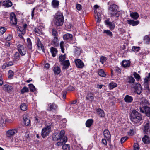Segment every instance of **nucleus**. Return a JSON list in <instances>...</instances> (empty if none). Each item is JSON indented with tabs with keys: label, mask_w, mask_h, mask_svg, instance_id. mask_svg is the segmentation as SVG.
Wrapping results in <instances>:
<instances>
[{
	"label": "nucleus",
	"mask_w": 150,
	"mask_h": 150,
	"mask_svg": "<svg viewBox=\"0 0 150 150\" xmlns=\"http://www.w3.org/2000/svg\"><path fill=\"white\" fill-rule=\"evenodd\" d=\"M65 132L62 130L60 133H55L52 137V139L54 141H59L57 143V145L61 146L67 142V138L66 136H64Z\"/></svg>",
	"instance_id": "f257e3e1"
},
{
	"label": "nucleus",
	"mask_w": 150,
	"mask_h": 150,
	"mask_svg": "<svg viewBox=\"0 0 150 150\" xmlns=\"http://www.w3.org/2000/svg\"><path fill=\"white\" fill-rule=\"evenodd\" d=\"M118 6L115 4L110 5L108 9V13L111 15L110 17L116 16V17L119 16V12L117 11Z\"/></svg>",
	"instance_id": "f03ea898"
},
{
	"label": "nucleus",
	"mask_w": 150,
	"mask_h": 150,
	"mask_svg": "<svg viewBox=\"0 0 150 150\" xmlns=\"http://www.w3.org/2000/svg\"><path fill=\"white\" fill-rule=\"evenodd\" d=\"M64 18L63 14L61 13H57L54 18V24L57 26H62L64 23Z\"/></svg>",
	"instance_id": "7ed1b4c3"
},
{
	"label": "nucleus",
	"mask_w": 150,
	"mask_h": 150,
	"mask_svg": "<svg viewBox=\"0 0 150 150\" xmlns=\"http://www.w3.org/2000/svg\"><path fill=\"white\" fill-rule=\"evenodd\" d=\"M131 119L134 123H137L142 120L141 114L135 110H133L131 114Z\"/></svg>",
	"instance_id": "20e7f679"
},
{
	"label": "nucleus",
	"mask_w": 150,
	"mask_h": 150,
	"mask_svg": "<svg viewBox=\"0 0 150 150\" xmlns=\"http://www.w3.org/2000/svg\"><path fill=\"white\" fill-rule=\"evenodd\" d=\"M51 130V127L47 126L42 129L41 133V135L43 138H45L49 135Z\"/></svg>",
	"instance_id": "39448f33"
},
{
	"label": "nucleus",
	"mask_w": 150,
	"mask_h": 150,
	"mask_svg": "<svg viewBox=\"0 0 150 150\" xmlns=\"http://www.w3.org/2000/svg\"><path fill=\"white\" fill-rule=\"evenodd\" d=\"M140 111L143 113H145L148 117L150 116V107L147 106H144L139 108Z\"/></svg>",
	"instance_id": "423d86ee"
},
{
	"label": "nucleus",
	"mask_w": 150,
	"mask_h": 150,
	"mask_svg": "<svg viewBox=\"0 0 150 150\" xmlns=\"http://www.w3.org/2000/svg\"><path fill=\"white\" fill-rule=\"evenodd\" d=\"M132 86L135 89V92L137 94H140L142 92V87L140 84L137 83L135 85H132Z\"/></svg>",
	"instance_id": "0eeeda50"
},
{
	"label": "nucleus",
	"mask_w": 150,
	"mask_h": 150,
	"mask_svg": "<svg viewBox=\"0 0 150 150\" xmlns=\"http://www.w3.org/2000/svg\"><path fill=\"white\" fill-rule=\"evenodd\" d=\"M105 24L111 30L114 29L115 27V25L113 22L110 21V18H108L105 20Z\"/></svg>",
	"instance_id": "6e6552de"
},
{
	"label": "nucleus",
	"mask_w": 150,
	"mask_h": 150,
	"mask_svg": "<svg viewBox=\"0 0 150 150\" xmlns=\"http://www.w3.org/2000/svg\"><path fill=\"white\" fill-rule=\"evenodd\" d=\"M10 23L11 24L14 25L16 24L17 22V19L15 13L13 12L11 13L10 14Z\"/></svg>",
	"instance_id": "1a4fd4ad"
},
{
	"label": "nucleus",
	"mask_w": 150,
	"mask_h": 150,
	"mask_svg": "<svg viewBox=\"0 0 150 150\" xmlns=\"http://www.w3.org/2000/svg\"><path fill=\"white\" fill-rule=\"evenodd\" d=\"M76 67L79 68H82L84 66L83 62L79 59H75L74 61Z\"/></svg>",
	"instance_id": "9d476101"
},
{
	"label": "nucleus",
	"mask_w": 150,
	"mask_h": 150,
	"mask_svg": "<svg viewBox=\"0 0 150 150\" xmlns=\"http://www.w3.org/2000/svg\"><path fill=\"white\" fill-rule=\"evenodd\" d=\"M94 95L93 93L91 92H88L87 93L86 98V100L91 102L94 99Z\"/></svg>",
	"instance_id": "9b49d317"
},
{
	"label": "nucleus",
	"mask_w": 150,
	"mask_h": 150,
	"mask_svg": "<svg viewBox=\"0 0 150 150\" xmlns=\"http://www.w3.org/2000/svg\"><path fill=\"white\" fill-rule=\"evenodd\" d=\"M63 66L62 69H68L70 65V63L69 60H65L60 63Z\"/></svg>",
	"instance_id": "f8f14e48"
},
{
	"label": "nucleus",
	"mask_w": 150,
	"mask_h": 150,
	"mask_svg": "<svg viewBox=\"0 0 150 150\" xmlns=\"http://www.w3.org/2000/svg\"><path fill=\"white\" fill-rule=\"evenodd\" d=\"M17 132V129H10L7 132V136L8 137H10L14 135Z\"/></svg>",
	"instance_id": "ddd939ff"
},
{
	"label": "nucleus",
	"mask_w": 150,
	"mask_h": 150,
	"mask_svg": "<svg viewBox=\"0 0 150 150\" xmlns=\"http://www.w3.org/2000/svg\"><path fill=\"white\" fill-rule=\"evenodd\" d=\"M48 108L47 110L51 111L52 110H55L57 108V106L54 103H50L48 104Z\"/></svg>",
	"instance_id": "4468645a"
},
{
	"label": "nucleus",
	"mask_w": 150,
	"mask_h": 150,
	"mask_svg": "<svg viewBox=\"0 0 150 150\" xmlns=\"http://www.w3.org/2000/svg\"><path fill=\"white\" fill-rule=\"evenodd\" d=\"M139 23L138 20L134 21V20H127V23L128 24L132 25L133 26H135L137 25Z\"/></svg>",
	"instance_id": "2eb2a0df"
},
{
	"label": "nucleus",
	"mask_w": 150,
	"mask_h": 150,
	"mask_svg": "<svg viewBox=\"0 0 150 150\" xmlns=\"http://www.w3.org/2000/svg\"><path fill=\"white\" fill-rule=\"evenodd\" d=\"M27 25L25 24L23 25V26H19L18 28V30L22 33V34H24L26 33V28L27 27Z\"/></svg>",
	"instance_id": "dca6fc26"
},
{
	"label": "nucleus",
	"mask_w": 150,
	"mask_h": 150,
	"mask_svg": "<svg viewBox=\"0 0 150 150\" xmlns=\"http://www.w3.org/2000/svg\"><path fill=\"white\" fill-rule=\"evenodd\" d=\"M103 134L104 137L107 140H108L110 139L111 136L109 131L108 129H105L104 130Z\"/></svg>",
	"instance_id": "f3484780"
},
{
	"label": "nucleus",
	"mask_w": 150,
	"mask_h": 150,
	"mask_svg": "<svg viewBox=\"0 0 150 150\" xmlns=\"http://www.w3.org/2000/svg\"><path fill=\"white\" fill-rule=\"evenodd\" d=\"M150 124L149 122H146L144 125V132L145 134H148L149 131Z\"/></svg>",
	"instance_id": "a211bd4d"
},
{
	"label": "nucleus",
	"mask_w": 150,
	"mask_h": 150,
	"mask_svg": "<svg viewBox=\"0 0 150 150\" xmlns=\"http://www.w3.org/2000/svg\"><path fill=\"white\" fill-rule=\"evenodd\" d=\"M23 118L24 120V123L26 125H28L30 124V120L29 117L25 115L23 116Z\"/></svg>",
	"instance_id": "6ab92c4d"
},
{
	"label": "nucleus",
	"mask_w": 150,
	"mask_h": 150,
	"mask_svg": "<svg viewBox=\"0 0 150 150\" xmlns=\"http://www.w3.org/2000/svg\"><path fill=\"white\" fill-rule=\"evenodd\" d=\"M3 6L6 7H11L12 5V2L9 0L4 1L2 2Z\"/></svg>",
	"instance_id": "aec40b11"
},
{
	"label": "nucleus",
	"mask_w": 150,
	"mask_h": 150,
	"mask_svg": "<svg viewBox=\"0 0 150 150\" xmlns=\"http://www.w3.org/2000/svg\"><path fill=\"white\" fill-rule=\"evenodd\" d=\"M122 64L124 68L128 67L130 65V62L129 60H124L122 62Z\"/></svg>",
	"instance_id": "412c9836"
},
{
	"label": "nucleus",
	"mask_w": 150,
	"mask_h": 150,
	"mask_svg": "<svg viewBox=\"0 0 150 150\" xmlns=\"http://www.w3.org/2000/svg\"><path fill=\"white\" fill-rule=\"evenodd\" d=\"M27 47L30 52H32V44L30 39L29 38H28L27 40Z\"/></svg>",
	"instance_id": "4be33fe9"
},
{
	"label": "nucleus",
	"mask_w": 150,
	"mask_h": 150,
	"mask_svg": "<svg viewBox=\"0 0 150 150\" xmlns=\"http://www.w3.org/2000/svg\"><path fill=\"white\" fill-rule=\"evenodd\" d=\"M63 38L65 40H70L72 39L73 35L71 34L67 33L63 35Z\"/></svg>",
	"instance_id": "5701e85b"
},
{
	"label": "nucleus",
	"mask_w": 150,
	"mask_h": 150,
	"mask_svg": "<svg viewBox=\"0 0 150 150\" xmlns=\"http://www.w3.org/2000/svg\"><path fill=\"white\" fill-rule=\"evenodd\" d=\"M142 140L143 142L145 144H149L150 143V138L148 136L145 135L142 138Z\"/></svg>",
	"instance_id": "b1692460"
},
{
	"label": "nucleus",
	"mask_w": 150,
	"mask_h": 150,
	"mask_svg": "<svg viewBox=\"0 0 150 150\" xmlns=\"http://www.w3.org/2000/svg\"><path fill=\"white\" fill-rule=\"evenodd\" d=\"M130 16L132 18L137 20L139 18V15L137 12H132L130 13Z\"/></svg>",
	"instance_id": "393cba45"
},
{
	"label": "nucleus",
	"mask_w": 150,
	"mask_h": 150,
	"mask_svg": "<svg viewBox=\"0 0 150 150\" xmlns=\"http://www.w3.org/2000/svg\"><path fill=\"white\" fill-rule=\"evenodd\" d=\"M37 46L39 49L41 50L42 51L44 52V46L39 39H38L37 40Z\"/></svg>",
	"instance_id": "a878e982"
},
{
	"label": "nucleus",
	"mask_w": 150,
	"mask_h": 150,
	"mask_svg": "<svg viewBox=\"0 0 150 150\" xmlns=\"http://www.w3.org/2000/svg\"><path fill=\"white\" fill-rule=\"evenodd\" d=\"M124 100L126 102L131 103L132 101L133 98L131 96L127 95L125 96Z\"/></svg>",
	"instance_id": "bb28decb"
},
{
	"label": "nucleus",
	"mask_w": 150,
	"mask_h": 150,
	"mask_svg": "<svg viewBox=\"0 0 150 150\" xmlns=\"http://www.w3.org/2000/svg\"><path fill=\"white\" fill-rule=\"evenodd\" d=\"M50 51L52 54V56L54 57L56 56V55L57 54L58 51L57 49L53 47H51L50 48Z\"/></svg>",
	"instance_id": "cd10ccee"
},
{
	"label": "nucleus",
	"mask_w": 150,
	"mask_h": 150,
	"mask_svg": "<svg viewBox=\"0 0 150 150\" xmlns=\"http://www.w3.org/2000/svg\"><path fill=\"white\" fill-rule=\"evenodd\" d=\"M58 39L57 37H55L52 41V43L53 46L54 47H57L59 45V43H58Z\"/></svg>",
	"instance_id": "c85d7f7f"
},
{
	"label": "nucleus",
	"mask_w": 150,
	"mask_h": 150,
	"mask_svg": "<svg viewBox=\"0 0 150 150\" xmlns=\"http://www.w3.org/2000/svg\"><path fill=\"white\" fill-rule=\"evenodd\" d=\"M96 112L97 114L100 117H104L105 114L104 111L100 109H97Z\"/></svg>",
	"instance_id": "c756f323"
},
{
	"label": "nucleus",
	"mask_w": 150,
	"mask_h": 150,
	"mask_svg": "<svg viewBox=\"0 0 150 150\" xmlns=\"http://www.w3.org/2000/svg\"><path fill=\"white\" fill-rule=\"evenodd\" d=\"M13 65V63L12 62H8L4 63L2 66V68L5 69L6 67L11 66Z\"/></svg>",
	"instance_id": "7c9ffc66"
},
{
	"label": "nucleus",
	"mask_w": 150,
	"mask_h": 150,
	"mask_svg": "<svg viewBox=\"0 0 150 150\" xmlns=\"http://www.w3.org/2000/svg\"><path fill=\"white\" fill-rule=\"evenodd\" d=\"M59 2L57 0H53L52 2V4L54 8H57L58 7Z\"/></svg>",
	"instance_id": "2f4dec72"
},
{
	"label": "nucleus",
	"mask_w": 150,
	"mask_h": 150,
	"mask_svg": "<svg viewBox=\"0 0 150 150\" xmlns=\"http://www.w3.org/2000/svg\"><path fill=\"white\" fill-rule=\"evenodd\" d=\"M53 71L55 74L58 75L61 72V69L59 67H55L53 69Z\"/></svg>",
	"instance_id": "473e14b6"
},
{
	"label": "nucleus",
	"mask_w": 150,
	"mask_h": 150,
	"mask_svg": "<svg viewBox=\"0 0 150 150\" xmlns=\"http://www.w3.org/2000/svg\"><path fill=\"white\" fill-rule=\"evenodd\" d=\"M93 122V120L92 119H89L87 120L86 123V127H89L92 124Z\"/></svg>",
	"instance_id": "72a5a7b5"
},
{
	"label": "nucleus",
	"mask_w": 150,
	"mask_h": 150,
	"mask_svg": "<svg viewBox=\"0 0 150 150\" xmlns=\"http://www.w3.org/2000/svg\"><path fill=\"white\" fill-rule=\"evenodd\" d=\"M81 52V50L80 48H76L75 49V55L76 57L79 56Z\"/></svg>",
	"instance_id": "f704fd0d"
},
{
	"label": "nucleus",
	"mask_w": 150,
	"mask_h": 150,
	"mask_svg": "<svg viewBox=\"0 0 150 150\" xmlns=\"http://www.w3.org/2000/svg\"><path fill=\"white\" fill-rule=\"evenodd\" d=\"M98 73L99 75L101 77H105L106 76L105 73L102 69L99 70Z\"/></svg>",
	"instance_id": "c9c22d12"
},
{
	"label": "nucleus",
	"mask_w": 150,
	"mask_h": 150,
	"mask_svg": "<svg viewBox=\"0 0 150 150\" xmlns=\"http://www.w3.org/2000/svg\"><path fill=\"white\" fill-rule=\"evenodd\" d=\"M127 81L130 83H134L135 81L134 79L132 77H128L127 79Z\"/></svg>",
	"instance_id": "e433bc0d"
},
{
	"label": "nucleus",
	"mask_w": 150,
	"mask_h": 150,
	"mask_svg": "<svg viewBox=\"0 0 150 150\" xmlns=\"http://www.w3.org/2000/svg\"><path fill=\"white\" fill-rule=\"evenodd\" d=\"M96 18L97 19V22L99 23L101 19V15L99 13H98L95 16Z\"/></svg>",
	"instance_id": "4c0bfd02"
},
{
	"label": "nucleus",
	"mask_w": 150,
	"mask_h": 150,
	"mask_svg": "<svg viewBox=\"0 0 150 150\" xmlns=\"http://www.w3.org/2000/svg\"><path fill=\"white\" fill-rule=\"evenodd\" d=\"M150 41V38L148 35H146L144 37V41L147 44H149Z\"/></svg>",
	"instance_id": "58836bf2"
},
{
	"label": "nucleus",
	"mask_w": 150,
	"mask_h": 150,
	"mask_svg": "<svg viewBox=\"0 0 150 150\" xmlns=\"http://www.w3.org/2000/svg\"><path fill=\"white\" fill-rule=\"evenodd\" d=\"M66 59L65 54L63 55H61L59 56V60L60 63L64 61Z\"/></svg>",
	"instance_id": "ea45409f"
},
{
	"label": "nucleus",
	"mask_w": 150,
	"mask_h": 150,
	"mask_svg": "<svg viewBox=\"0 0 150 150\" xmlns=\"http://www.w3.org/2000/svg\"><path fill=\"white\" fill-rule=\"evenodd\" d=\"M19 53L18 52H16L14 55V59L15 60H18L20 59Z\"/></svg>",
	"instance_id": "a19ab883"
},
{
	"label": "nucleus",
	"mask_w": 150,
	"mask_h": 150,
	"mask_svg": "<svg viewBox=\"0 0 150 150\" xmlns=\"http://www.w3.org/2000/svg\"><path fill=\"white\" fill-rule=\"evenodd\" d=\"M103 33H106L107 35L111 37L112 36V32H111L110 30H104Z\"/></svg>",
	"instance_id": "79ce46f5"
},
{
	"label": "nucleus",
	"mask_w": 150,
	"mask_h": 150,
	"mask_svg": "<svg viewBox=\"0 0 150 150\" xmlns=\"http://www.w3.org/2000/svg\"><path fill=\"white\" fill-rule=\"evenodd\" d=\"M34 31L37 35H39L42 34V30L38 28H35Z\"/></svg>",
	"instance_id": "37998d69"
},
{
	"label": "nucleus",
	"mask_w": 150,
	"mask_h": 150,
	"mask_svg": "<svg viewBox=\"0 0 150 150\" xmlns=\"http://www.w3.org/2000/svg\"><path fill=\"white\" fill-rule=\"evenodd\" d=\"M29 91L28 88L26 87H24L21 90V93L22 94H23L25 92H28Z\"/></svg>",
	"instance_id": "c03bdc74"
},
{
	"label": "nucleus",
	"mask_w": 150,
	"mask_h": 150,
	"mask_svg": "<svg viewBox=\"0 0 150 150\" xmlns=\"http://www.w3.org/2000/svg\"><path fill=\"white\" fill-rule=\"evenodd\" d=\"M20 107L21 109L23 111H25L27 110V107L25 103L21 104Z\"/></svg>",
	"instance_id": "a18cd8bd"
},
{
	"label": "nucleus",
	"mask_w": 150,
	"mask_h": 150,
	"mask_svg": "<svg viewBox=\"0 0 150 150\" xmlns=\"http://www.w3.org/2000/svg\"><path fill=\"white\" fill-rule=\"evenodd\" d=\"M30 91L31 92H34L35 90V86L32 84L28 85Z\"/></svg>",
	"instance_id": "49530a36"
},
{
	"label": "nucleus",
	"mask_w": 150,
	"mask_h": 150,
	"mask_svg": "<svg viewBox=\"0 0 150 150\" xmlns=\"http://www.w3.org/2000/svg\"><path fill=\"white\" fill-rule=\"evenodd\" d=\"M144 88L147 92L148 93H150V89L149 88V85L147 83H144Z\"/></svg>",
	"instance_id": "de8ad7c7"
},
{
	"label": "nucleus",
	"mask_w": 150,
	"mask_h": 150,
	"mask_svg": "<svg viewBox=\"0 0 150 150\" xmlns=\"http://www.w3.org/2000/svg\"><path fill=\"white\" fill-rule=\"evenodd\" d=\"M115 71L117 73V75L120 74L121 73V70L118 67H115L114 68Z\"/></svg>",
	"instance_id": "09e8293b"
},
{
	"label": "nucleus",
	"mask_w": 150,
	"mask_h": 150,
	"mask_svg": "<svg viewBox=\"0 0 150 150\" xmlns=\"http://www.w3.org/2000/svg\"><path fill=\"white\" fill-rule=\"evenodd\" d=\"M107 60V58L106 57L102 56L100 58V61L102 64H103Z\"/></svg>",
	"instance_id": "8fccbe9b"
},
{
	"label": "nucleus",
	"mask_w": 150,
	"mask_h": 150,
	"mask_svg": "<svg viewBox=\"0 0 150 150\" xmlns=\"http://www.w3.org/2000/svg\"><path fill=\"white\" fill-rule=\"evenodd\" d=\"M12 88L9 85H5L4 86L3 88L5 90L9 91L11 90Z\"/></svg>",
	"instance_id": "3c124183"
},
{
	"label": "nucleus",
	"mask_w": 150,
	"mask_h": 150,
	"mask_svg": "<svg viewBox=\"0 0 150 150\" xmlns=\"http://www.w3.org/2000/svg\"><path fill=\"white\" fill-rule=\"evenodd\" d=\"M110 88L113 89L117 86V84L115 83H111L109 85Z\"/></svg>",
	"instance_id": "603ef678"
},
{
	"label": "nucleus",
	"mask_w": 150,
	"mask_h": 150,
	"mask_svg": "<svg viewBox=\"0 0 150 150\" xmlns=\"http://www.w3.org/2000/svg\"><path fill=\"white\" fill-rule=\"evenodd\" d=\"M62 148L64 150H69L70 146L68 144H65L63 146Z\"/></svg>",
	"instance_id": "864d4df0"
},
{
	"label": "nucleus",
	"mask_w": 150,
	"mask_h": 150,
	"mask_svg": "<svg viewBox=\"0 0 150 150\" xmlns=\"http://www.w3.org/2000/svg\"><path fill=\"white\" fill-rule=\"evenodd\" d=\"M140 50V47H139L134 46L133 47L132 50L133 51L138 52Z\"/></svg>",
	"instance_id": "5fc2aeb1"
},
{
	"label": "nucleus",
	"mask_w": 150,
	"mask_h": 150,
	"mask_svg": "<svg viewBox=\"0 0 150 150\" xmlns=\"http://www.w3.org/2000/svg\"><path fill=\"white\" fill-rule=\"evenodd\" d=\"M18 50V51L22 50L25 49L24 46L21 44H19L17 46Z\"/></svg>",
	"instance_id": "6e6d98bb"
},
{
	"label": "nucleus",
	"mask_w": 150,
	"mask_h": 150,
	"mask_svg": "<svg viewBox=\"0 0 150 150\" xmlns=\"http://www.w3.org/2000/svg\"><path fill=\"white\" fill-rule=\"evenodd\" d=\"M64 42L62 41L61 42L60 44V47L61 50L62 52L63 53H64Z\"/></svg>",
	"instance_id": "4d7b16f0"
},
{
	"label": "nucleus",
	"mask_w": 150,
	"mask_h": 150,
	"mask_svg": "<svg viewBox=\"0 0 150 150\" xmlns=\"http://www.w3.org/2000/svg\"><path fill=\"white\" fill-rule=\"evenodd\" d=\"M14 75V73L11 70H9L8 73V77L11 78Z\"/></svg>",
	"instance_id": "13d9d810"
},
{
	"label": "nucleus",
	"mask_w": 150,
	"mask_h": 150,
	"mask_svg": "<svg viewBox=\"0 0 150 150\" xmlns=\"http://www.w3.org/2000/svg\"><path fill=\"white\" fill-rule=\"evenodd\" d=\"M133 75L134 77L137 80H139L140 78V76L139 74L136 72H134Z\"/></svg>",
	"instance_id": "bf43d9fd"
},
{
	"label": "nucleus",
	"mask_w": 150,
	"mask_h": 150,
	"mask_svg": "<svg viewBox=\"0 0 150 150\" xmlns=\"http://www.w3.org/2000/svg\"><path fill=\"white\" fill-rule=\"evenodd\" d=\"M6 28L4 27H1L0 28V33L3 34L6 31Z\"/></svg>",
	"instance_id": "052dcab7"
},
{
	"label": "nucleus",
	"mask_w": 150,
	"mask_h": 150,
	"mask_svg": "<svg viewBox=\"0 0 150 150\" xmlns=\"http://www.w3.org/2000/svg\"><path fill=\"white\" fill-rule=\"evenodd\" d=\"M18 52L22 56H23L25 55L26 52L25 49L21 50Z\"/></svg>",
	"instance_id": "680f3d73"
},
{
	"label": "nucleus",
	"mask_w": 150,
	"mask_h": 150,
	"mask_svg": "<svg viewBox=\"0 0 150 150\" xmlns=\"http://www.w3.org/2000/svg\"><path fill=\"white\" fill-rule=\"evenodd\" d=\"M128 138L127 137H122L120 140V142L121 144L123 143Z\"/></svg>",
	"instance_id": "e2e57ef3"
},
{
	"label": "nucleus",
	"mask_w": 150,
	"mask_h": 150,
	"mask_svg": "<svg viewBox=\"0 0 150 150\" xmlns=\"http://www.w3.org/2000/svg\"><path fill=\"white\" fill-rule=\"evenodd\" d=\"M134 150H139V146L137 143H135L134 145Z\"/></svg>",
	"instance_id": "0e129e2a"
},
{
	"label": "nucleus",
	"mask_w": 150,
	"mask_h": 150,
	"mask_svg": "<svg viewBox=\"0 0 150 150\" xmlns=\"http://www.w3.org/2000/svg\"><path fill=\"white\" fill-rule=\"evenodd\" d=\"M52 35L55 37H57L58 35L57 31L54 29H52Z\"/></svg>",
	"instance_id": "69168bd1"
},
{
	"label": "nucleus",
	"mask_w": 150,
	"mask_h": 150,
	"mask_svg": "<svg viewBox=\"0 0 150 150\" xmlns=\"http://www.w3.org/2000/svg\"><path fill=\"white\" fill-rule=\"evenodd\" d=\"M106 140L105 139H103L102 140V143L105 145H106L107 144Z\"/></svg>",
	"instance_id": "338daca9"
},
{
	"label": "nucleus",
	"mask_w": 150,
	"mask_h": 150,
	"mask_svg": "<svg viewBox=\"0 0 150 150\" xmlns=\"http://www.w3.org/2000/svg\"><path fill=\"white\" fill-rule=\"evenodd\" d=\"M24 34H22V33H19L18 34V36L21 38L22 39H23L24 40H25L24 39L23 37V35H24Z\"/></svg>",
	"instance_id": "774afa93"
}]
</instances>
